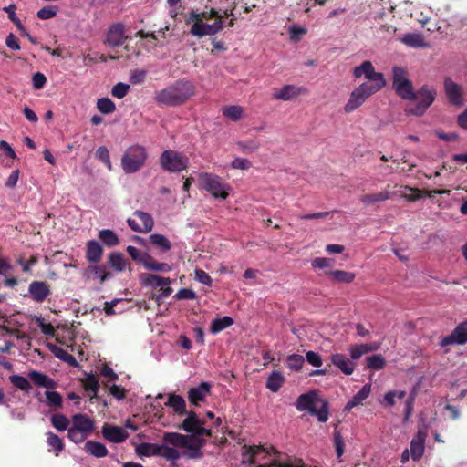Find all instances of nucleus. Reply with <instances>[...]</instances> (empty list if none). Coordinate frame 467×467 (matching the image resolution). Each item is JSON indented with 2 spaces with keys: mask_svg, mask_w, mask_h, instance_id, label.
Masks as SVG:
<instances>
[{
  "mask_svg": "<svg viewBox=\"0 0 467 467\" xmlns=\"http://www.w3.org/2000/svg\"><path fill=\"white\" fill-rule=\"evenodd\" d=\"M109 263L110 266L119 272H122L126 267V263L120 253H112L109 255Z\"/></svg>",
  "mask_w": 467,
  "mask_h": 467,
  "instance_id": "nucleus-50",
  "label": "nucleus"
},
{
  "mask_svg": "<svg viewBox=\"0 0 467 467\" xmlns=\"http://www.w3.org/2000/svg\"><path fill=\"white\" fill-rule=\"evenodd\" d=\"M103 254V248L95 240L88 241L87 243L86 259L89 263H98L100 261Z\"/></svg>",
  "mask_w": 467,
  "mask_h": 467,
  "instance_id": "nucleus-27",
  "label": "nucleus"
},
{
  "mask_svg": "<svg viewBox=\"0 0 467 467\" xmlns=\"http://www.w3.org/2000/svg\"><path fill=\"white\" fill-rule=\"evenodd\" d=\"M220 17H223L222 15L214 8H211L210 11H202L201 13L192 10L187 15L185 23L187 25H192L194 23H205L204 20H210L212 18L216 19Z\"/></svg>",
  "mask_w": 467,
  "mask_h": 467,
  "instance_id": "nucleus-21",
  "label": "nucleus"
},
{
  "mask_svg": "<svg viewBox=\"0 0 467 467\" xmlns=\"http://www.w3.org/2000/svg\"><path fill=\"white\" fill-rule=\"evenodd\" d=\"M47 403L50 407L60 408L62 406V396L57 391H46Z\"/></svg>",
  "mask_w": 467,
  "mask_h": 467,
  "instance_id": "nucleus-55",
  "label": "nucleus"
},
{
  "mask_svg": "<svg viewBox=\"0 0 467 467\" xmlns=\"http://www.w3.org/2000/svg\"><path fill=\"white\" fill-rule=\"evenodd\" d=\"M50 350L56 358L67 363L71 367L76 368L78 366V363L76 358L73 355L69 354L64 348L57 347L56 345H52V346H50Z\"/></svg>",
  "mask_w": 467,
  "mask_h": 467,
  "instance_id": "nucleus-33",
  "label": "nucleus"
},
{
  "mask_svg": "<svg viewBox=\"0 0 467 467\" xmlns=\"http://www.w3.org/2000/svg\"><path fill=\"white\" fill-rule=\"evenodd\" d=\"M194 94L195 86L190 80L182 78L156 92L155 100L159 105L177 107L184 104Z\"/></svg>",
  "mask_w": 467,
  "mask_h": 467,
  "instance_id": "nucleus-1",
  "label": "nucleus"
},
{
  "mask_svg": "<svg viewBox=\"0 0 467 467\" xmlns=\"http://www.w3.org/2000/svg\"><path fill=\"white\" fill-rule=\"evenodd\" d=\"M224 27L223 17L216 18L213 24L194 23L192 25L190 33L196 37H203L205 36H214L221 32Z\"/></svg>",
  "mask_w": 467,
  "mask_h": 467,
  "instance_id": "nucleus-10",
  "label": "nucleus"
},
{
  "mask_svg": "<svg viewBox=\"0 0 467 467\" xmlns=\"http://www.w3.org/2000/svg\"><path fill=\"white\" fill-rule=\"evenodd\" d=\"M35 319L43 334L47 336H54L55 329L50 323H46L45 319L41 317H36Z\"/></svg>",
  "mask_w": 467,
  "mask_h": 467,
  "instance_id": "nucleus-60",
  "label": "nucleus"
},
{
  "mask_svg": "<svg viewBox=\"0 0 467 467\" xmlns=\"http://www.w3.org/2000/svg\"><path fill=\"white\" fill-rule=\"evenodd\" d=\"M99 238L103 242L105 245L109 247H113L119 244V238L116 233L109 229L99 231Z\"/></svg>",
  "mask_w": 467,
  "mask_h": 467,
  "instance_id": "nucleus-40",
  "label": "nucleus"
},
{
  "mask_svg": "<svg viewBox=\"0 0 467 467\" xmlns=\"http://www.w3.org/2000/svg\"><path fill=\"white\" fill-rule=\"evenodd\" d=\"M401 42L411 47H425L426 44L420 34L408 33L403 36Z\"/></svg>",
  "mask_w": 467,
  "mask_h": 467,
  "instance_id": "nucleus-41",
  "label": "nucleus"
},
{
  "mask_svg": "<svg viewBox=\"0 0 467 467\" xmlns=\"http://www.w3.org/2000/svg\"><path fill=\"white\" fill-rule=\"evenodd\" d=\"M233 169L248 170L251 167V161L244 158H234L231 163Z\"/></svg>",
  "mask_w": 467,
  "mask_h": 467,
  "instance_id": "nucleus-64",
  "label": "nucleus"
},
{
  "mask_svg": "<svg viewBox=\"0 0 467 467\" xmlns=\"http://www.w3.org/2000/svg\"><path fill=\"white\" fill-rule=\"evenodd\" d=\"M331 362L346 375H351L354 371V364L343 354H333Z\"/></svg>",
  "mask_w": 467,
  "mask_h": 467,
  "instance_id": "nucleus-22",
  "label": "nucleus"
},
{
  "mask_svg": "<svg viewBox=\"0 0 467 467\" xmlns=\"http://www.w3.org/2000/svg\"><path fill=\"white\" fill-rule=\"evenodd\" d=\"M10 382L20 390L29 392V390L32 389V386L29 382V380L20 375H11L9 377Z\"/></svg>",
  "mask_w": 467,
  "mask_h": 467,
  "instance_id": "nucleus-46",
  "label": "nucleus"
},
{
  "mask_svg": "<svg viewBox=\"0 0 467 467\" xmlns=\"http://www.w3.org/2000/svg\"><path fill=\"white\" fill-rule=\"evenodd\" d=\"M70 428L91 434L95 429L94 420L87 414L78 413L71 417Z\"/></svg>",
  "mask_w": 467,
  "mask_h": 467,
  "instance_id": "nucleus-19",
  "label": "nucleus"
},
{
  "mask_svg": "<svg viewBox=\"0 0 467 467\" xmlns=\"http://www.w3.org/2000/svg\"><path fill=\"white\" fill-rule=\"evenodd\" d=\"M201 182L203 189L213 197L221 199L227 198L228 192L225 191L226 186L221 177L211 173H203L201 175Z\"/></svg>",
  "mask_w": 467,
  "mask_h": 467,
  "instance_id": "nucleus-8",
  "label": "nucleus"
},
{
  "mask_svg": "<svg viewBox=\"0 0 467 467\" xmlns=\"http://www.w3.org/2000/svg\"><path fill=\"white\" fill-rule=\"evenodd\" d=\"M326 275L331 276L332 280L337 283L349 284L355 279V274L344 270L327 271Z\"/></svg>",
  "mask_w": 467,
  "mask_h": 467,
  "instance_id": "nucleus-37",
  "label": "nucleus"
},
{
  "mask_svg": "<svg viewBox=\"0 0 467 467\" xmlns=\"http://www.w3.org/2000/svg\"><path fill=\"white\" fill-rule=\"evenodd\" d=\"M133 215L138 217L141 223H138L136 220L129 218L127 223L129 226L135 232L139 233H148L150 232L154 226V221L152 216L142 211H135Z\"/></svg>",
  "mask_w": 467,
  "mask_h": 467,
  "instance_id": "nucleus-13",
  "label": "nucleus"
},
{
  "mask_svg": "<svg viewBox=\"0 0 467 467\" xmlns=\"http://www.w3.org/2000/svg\"><path fill=\"white\" fill-rule=\"evenodd\" d=\"M97 108L103 114H109L116 110L115 103L109 98L99 99Z\"/></svg>",
  "mask_w": 467,
  "mask_h": 467,
  "instance_id": "nucleus-48",
  "label": "nucleus"
},
{
  "mask_svg": "<svg viewBox=\"0 0 467 467\" xmlns=\"http://www.w3.org/2000/svg\"><path fill=\"white\" fill-rule=\"evenodd\" d=\"M85 389L88 391L93 392L94 395H97L99 391V381L93 374L88 375L84 382Z\"/></svg>",
  "mask_w": 467,
  "mask_h": 467,
  "instance_id": "nucleus-59",
  "label": "nucleus"
},
{
  "mask_svg": "<svg viewBox=\"0 0 467 467\" xmlns=\"http://www.w3.org/2000/svg\"><path fill=\"white\" fill-rule=\"evenodd\" d=\"M392 79L397 95L403 99L410 100L413 95V86L408 78L407 70L401 67H394L392 68Z\"/></svg>",
  "mask_w": 467,
  "mask_h": 467,
  "instance_id": "nucleus-7",
  "label": "nucleus"
},
{
  "mask_svg": "<svg viewBox=\"0 0 467 467\" xmlns=\"http://www.w3.org/2000/svg\"><path fill=\"white\" fill-rule=\"evenodd\" d=\"M159 161L161 167L169 172H181L188 167V158L172 150H164Z\"/></svg>",
  "mask_w": 467,
  "mask_h": 467,
  "instance_id": "nucleus-6",
  "label": "nucleus"
},
{
  "mask_svg": "<svg viewBox=\"0 0 467 467\" xmlns=\"http://www.w3.org/2000/svg\"><path fill=\"white\" fill-rule=\"evenodd\" d=\"M467 343V319L458 324L452 332L443 337L440 341L441 347L464 345Z\"/></svg>",
  "mask_w": 467,
  "mask_h": 467,
  "instance_id": "nucleus-11",
  "label": "nucleus"
},
{
  "mask_svg": "<svg viewBox=\"0 0 467 467\" xmlns=\"http://www.w3.org/2000/svg\"><path fill=\"white\" fill-rule=\"evenodd\" d=\"M371 391L370 384H365L345 405V410H350L360 405L369 396Z\"/></svg>",
  "mask_w": 467,
  "mask_h": 467,
  "instance_id": "nucleus-24",
  "label": "nucleus"
},
{
  "mask_svg": "<svg viewBox=\"0 0 467 467\" xmlns=\"http://www.w3.org/2000/svg\"><path fill=\"white\" fill-rule=\"evenodd\" d=\"M50 421L52 426L59 431H68L69 427V420L61 413L53 414L50 418Z\"/></svg>",
  "mask_w": 467,
  "mask_h": 467,
  "instance_id": "nucleus-43",
  "label": "nucleus"
},
{
  "mask_svg": "<svg viewBox=\"0 0 467 467\" xmlns=\"http://www.w3.org/2000/svg\"><path fill=\"white\" fill-rule=\"evenodd\" d=\"M437 97V89L431 85H422L416 91L413 90V95L410 100H416V104H410L405 108L406 115H412L416 117L423 116L428 109L432 105Z\"/></svg>",
  "mask_w": 467,
  "mask_h": 467,
  "instance_id": "nucleus-3",
  "label": "nucleus"
},
{
  "mask_svg": "<svg viewBox=\"0 0 467 467\" xmlns=\"http://www.w3.org/2000/svg\"><path fill=\"white\" fill-rule=\"evenodd\" d=\"M139 456L151 457L159 456L167 461L176 462L181 457V453L175 448L169 447L165 444H156L150 442H142L135 449Z\"/></svg>",
  "mask_w": 467,
  "mask_h": 467,
  "instance_id": "nucleus-5",
  "label": "nucleus"
},
{
  "mask_svg": "<svg viewBox=\"0 0 467 467\" xmlns=\"http://www.w3.org/2000/svg\"><path fill=\"white\" fill-rule=\"evenodd\" d=\"M222 113L224 117L229 118L234 121H237L241 119L244 109L241 106L233 105L223 108L222 109Z\"/></svg>",
  "mask_w": 467,
  "mask_h": 467,
  "instance_id": "nucleus-45",
  "label": "nucleus"
},
{
  "mask_svg": "<svg viewBox=\"0 0 467 467\" xmlns=\"http://www.w3.org/2000/svg\"><path fill=\"white\" fill-rule=\"evenodd\" d=\"M368 80H380L385 79L384 75L380 72H376L372 63L368 60L364 61L360 66L356 67L353 70V76L359 78L362 76Z\"/></svg>",
  "mask_w": 467,
  "mask_h": 467,
  "instance_id": "nucleus-17",
  "label": "nucleus"
},
{
  "mask_svg": "<svg viewBox=\"0 0 467 467\" xmlns=\"http://www.w3.org/2000/svg\"><path fill=\"white\" fill-rule=\"evenodd\" d=\"M90 434L82 432L73 428L67 431V438L76 444L82 443Z\"/></svg>",
  "mask_w": 467,
  "mask_h": 467,
  "instance_id": "nucleus-54",
  "label": "nucleus"
},
{
  "mask_svg": "<svg viewBox=\"0 0 467 467\" xmlns=\"http://www.w3.org/2000/svg\"><path fill=\"white\" fill-rule=\"evenodd\" d=\"M367 367L370 369L379 370L382 369L386 365V360L380 354L369 356L366 358Z\"/></svg>",
  "mask_w": 467,
  "mask_h": 467,
  "instance_id": "nucleus-47",
  "label": "nucleus"
},
{
  "mask_svg": "<svg viewBox=\"0 0 467 467\" xmlns=\"http://www.w3.org/2000/svg\"><path fill=\"white\" fill-rule=\"evenodd\" d=\"M212 385L209 382L203 381L195 388H192L188 391L189 401L198 406L200 402L203 401L205 398L211 393Z\"/></svg>",
  "mask_w": 467,
  "mask_h": 467,
  "instance_id": "nucleus-20",
  "label": "nucleus"
},
{
  "mask_svg": "<svg viewBox=\"0 0 467 467\" xmlns=\"http://www.w3.org/2000/svg\"><path fill=\"white\" fill-rule=\"evenodd\" d=\"M150 242L153 245L160 248V250L161 252H167V251L171 250V242L169 241V239L166 236H164L162 234H154L150 235Z\"/></svg>",
  "mask_w": 467,
  "mask_h": 467,
  "instance_id": "nucleus-44",
  "label": "nucleus"
},
{
  "mask_svg": "<svg viewBox=\"0 0 467 467\" xmlns=\"http://www.w3.org/2000/svg\"><path fill=\"white\" fill-rule=\"evenodd\" d=\"M47 436V443L52 449L56 456H58L62 451L65 449V444L63 440L52 431H47L46 433Z\"/></svg>",
  "mask_w": 467,
  "mask_h": 467,
  "instance_id": "nucleus-35",
  "label": "nucleus"
},
{
  "mask_svg": "<svg viewBox=\"0 0 467 467\" xmlns=\"http://www.w3.org/2000/svg\"><path fill=\"white\" fill-rule=\"evenodd\" d=\"M127 39L124 25L116 23L109 27L104 43L109 47H118L123 45Z\"/></svg>",
  "mask_w": 467,
  "mask_h": 467,
  "instance_id": "nucleus-12",
  "label": "nucleus"
},
{
  "mask_svg": "<svg viewBox=\"0 0 467 467\" xmlns=\"http://www.w3.org/2000/svg\"><path fill=\"white\" fill-rule=\"evenodd\" d=\"M177 300H193L197 297L196 293L189 288H181L174 296Z\"/></svg>",
  "mask_w": 467,
  "mask_h": 467,
  "instance_id": "nucleus-62",
  "label": "nucleus"
},
{
  "mask_svg": "<svg viewBox=\"0 0 467 467\" xmlns=\"http://www.w3.org/2000/svg\"><path fill=\"white\" fill-rule=\"evenodd\" d=\"M95 155L97 159L102 161L109 171L112 169L109 152L105 146L99 147Z\"/></svg>",
  "mask_w": 467,
  "mask_h": 467,
  "instance_id": "nucleus-53",
  "label": "nucleus"
},
{
  "mask_svg": "<svg viewBox=\"0 0 467 467\" xmlns=\"http://www.w3.org/2000/svg\"><path fill=\"white\" fill-rule=\"evenodd\" d=\"M186 418L182 422L180 429L188 433L205 434L206 437L212 436L211 429L203 427L205 421L201 420L195 411H187Z\"/></svg>",
  "mask_w": 467,
  "mask_h": 467,
  "instance_id": "nucleus-9",
  "label": "nucleus"
},
{
  "mask_svg": "<svg viewBox=\"0 0 467 467\" xmlns=\"http://www.w3.org/2000/svg\"><path fill=\"white\" fill-rule=\"evenodd\" d=\"M260 467H306L302 459H295L293 462H283L274 459L269 464H263Z\"/></svg>",
  "mask_w": 467,
  "mask_h": 467,
  "instance_id": "nucleus-49",
  "label": "nucleus"
},
{
  "mask_svg": "<svg viewBox=\"0 0 467 467\" xmlns=\"http://www.w3.org/2000/svg\"><path fill=\"white\" fill-rule=\"evenodd\" d=\"M202 436H205V434L190 433V435H186V444L183 445L182 448L191 450L192 447L196 448L205 446L206 439Z\"/></svg>",
  "mask_w": 467,
  "mask_h": 467,
  "instance_id": "nucleus-42",
  "label": "nucleus"
},
{
  "mask_svg": "<svg viewBox=\"0 0 467 467\" xmlns=\"http://www.w3.org/2000/svg\"><path fill=\"white\" fill-rule=\"evenodd\" d=\"M366 99L367 98L358 89L355 88L351 92L349 99L344 107V110L347 113H350L360 107Z\"/></svg>",
  "mask_w": 467,
  "mask_h": 467,
  "instance_id": "nucleus-29",
  "label": "nucleus"
},
{
  "mask_svg": "<svg viewBox=\"0 0 467 467\" xmlns=\"http://www.w3.org/2000/svg\"><path fill=\"white\" fill-rule=\"evenodd\" d=\"M140 279L144 285H151L152 287L169 285L171 284L169 277H162L154 274H142Z\"/></svg>",
  "mask_w": 467,
  "mask_h": 467,
  "instance_id": "nucleus-31",
  "label": "nucleus"
},
{
  "mask_svg": "<svg viewBox=\"0 0 467 467\" xmlns=\"http://www.w3.org/2000/svg\"><path fill=\"white\" fill-rule=\"evenodd\" d=\"M244 452L243 457L245 458L246 456H249V462L251 464L254 463V458L257 456L261 451H265V449L262 446H247L244 445L243 447Z\"/></svg>",
  "mask_w": 467,
  "mask_h": 467,
  "instance_id": "nucleus-52",
  "label": "nucleus"
},
{
  "mask_svg": "<svg viewBox=\"0 0 467 467\" xmlns=\"http://www.w3.org/2000/svg\"><path fill=\"white\" fill-rule=\"evenodd\" d=\"M234 324V319L231 317L224 316L221 318H215L212 321L210 326V332L212 334H218L225 328L231 327Z\"/></svg>",
  "mask_w": 467,
  "mask_h": 467,
  "instance_id": "nucleus-38",
  "label": "nucleus"
},
{
  "mask_svg": "<svg viewBox=\"0 0 467 467\" xmlns=\"http://www.w3.org/2000/svg\"><path fill=\"white\" fill-rule=\"evenodd\" d=\"M305 92V88L295 85H285L279 92L274 94L275 99L289 100Z\"/></svg>",
  "mask_w": 467,
  "mask_h": 467,
  "instance_id": "nucleus-25",
  "label": "nucleus"
},
{
  "mask_svg": "<svg viewBox=\"0 0 467 467\" xmlns=\"http://www.w3.org/2000/svg\"><path fill=\"white\" fill-rule=\"evenodd\" d=\"M28 294L33 301L43 303L51 295V288L45 281H33L28 285Z\"/></svg>",
  "mask_w": 467,
  "mask_h": 467,
  "instance_id": "nucleus-15",
  "label": "nucleus"
},
{
  "mask_svg": "<svg viewBox=\"0 0 467 467\" xmlns=\"http://www.w3.org/2000/svg\"><path fill=\"white\" fill-rule=\"evenodd\" d=\"M162 441L164 443L182 448L186 444V435L179 432H165L162 436Z\"/></svg>",
  "mask_w": 467,
  "mask_h": 467,
  "instance_id": "nucleus-39",
  "label": "nucleus"
},
{
  "mask_svg": "<svg viewBox=\"0 0 467 467\" xmlns=\"http://www.w3.org/2000/svg\"><path fill=\"white\" fill-rule=\"evenodd\" d=\"M390 197V193L389 191L384 190L377 193H369V194H364L360 196V202L366 205H372L376 202H384L386 200H389Z\"/></svg>",
  "mask_w": 467,
  "mask_h": 467,
  "instance_id": "nucleus-34",
  "label": "nucleus"
},
{
  "mask_svg": "<svg viewBox=\"0 0 467 467\" xmlns=\"http://www.w3.org/2000/svg\"><path fill=\"white\" fill-rule=\"evenodd\" d=\"M285 379L284 375L277 370H274L267 378L265 387L272 392H277L284 385Z\"/></svg>",
  "mask_w": 467,
  "mask_h": 467,
  "instance_id": "nucleus-30",
  "label": "nucleus"
},
{
  "mask_svg": "<svg viewBox=\"0 0 467 467\" xmlns=\"http://www.w3.org/2000/svg\"><path fill=\"white\" fill-rule=\"evenodd\" d=\"M129 90H130L129 84H126L123 82H119L115 86H113V88L111 89V94L115 98L122 99L128 94Z\"/></svg>",
  "mask_w": 467,
  "mask_h": 467,
  "instance_id": "nucleus-56",
  "label": "nucleus"
},
{
  "mask_svg": "<svg viewBox=\"0 0 467 467\" xmlns=\"http://www.w3.org/2000/svg\"><path fill=\"white\" fill-rule=\"evenodd\" d=\"M306 361L311 364L312 366L314 367H321L322 366V358L321 356L315 352V351H312V350H309L306 353Z\"/></svg>",
  "mask_w": 467,
  "mask_h": 467,
  "instance_id": "nucleus-63",
  "label": "nucleus"
},
{
  "mask_svg": "<svg viewBox=\"0 0 467 467\" xmlns=\"http://www.w3.org/2000/svg\"><path fill=\"white\" fill-rule=\"evenodd\" d=\"M141 264L143 266L151 271L156 272H169L171 270L170 265L167 263H159L151 255L147 253H143L141 258Z\"/></svg>",
  "mask_w": 467,
  "mask_h": 467,
  "instance_id": "nucleus-26",
  "label": "nucleus"
},
{
  "mask_svg": "<svg viewBox=\"0 0 467 467\" xmlns=\"http://www.w3.org/2000/svg\"><path fill=\"white\" fill-rule=\"evenodd\" d=\"M103 437L109 441L120 443L124 441L128 437V432L119 426H111L105 423L101 430Z\"/></svg>",
  "mask_w": 467,
  "mask_h": 467,
  "instance_id": "nucleus-18",
  "label": "nucleus"
},
{
  "mask_svg": "<svg viewBox=\"0 0 467 467\" xmlns=\"http://www.w3.org/2000/svg\"><path fill=\"white\" fill-rule=\"evenodd\" d=\"M29 378L37 386L45 387L47 389H54L56 387V382L41 372L32 370L29 373Z\"/></svg>",
  "mask_w": 467,
  "mask_h": 467,
  "instance_id": "nucleus-36",
  "label": "nucleus"
},
{
  "mask_svg": "<svg viewBox=\"0 0 467 467\" xmlns=\"http://www.w3.org/2000/svg\"><path fill=\"white\" fill-rule=\"evenodd\" d=\"M444 91L447 96L448 101L454 106H462V88L451 78L446 77L444 78Z\"/></svg>",
  "mask_w": 467,
  "mask_h": 467,
  "instance_id": "nucleus-14",
  "label": "nucleus"
},
{
  "mask_svg": "<svg viewBox=\"0 0 467 467\" xmlns=\"http://www.w3.org/2000/svg\"><path fill=\"white\" fill-rule=\"evenodd\" d=\"M85 450L90 455H93L97 458H102L108 455L109 451L106 446L99 441H88L85 443Z\"/></svg>",
  "mask_w": 467,
  "mask_h": 467,
  "instance_id": "nucleus-32",
  "label": "nucleus"
},
{
  "mask_svg": "<svg viewBox=\"0 0 467 467\" xmlns=\"http://www.w3.org/2000/svg\"><path fill=\"white\" fill-rule=\"evenodd\" d=\"M237 146L244 152H253L259 149L260 143L255 140H248L245 141H239Z\"/></svg>",
  "mask_w": 467,
  "mask_h": 467,
  "instance_id": "nucleus-57",
  "label": "nucleus"
},
{
  "mask_svg": "<svg viewBox=\"0 0 467 467\" xmlns=\"http://www.w3.org/2000/svg\"><path fill=\"white\" fill-rule=\"evenodd\" d=\"M165 406L171 408L173 412L179 416H182L187 413L186 402L180 395L170 394L168 400L165 402Z\"/></svg>",
  "mask_w": 467,
  "mask_h": 467,
  "instance_id": "nucleus-23",
  "label": "nucleus"
},
{
  "mask_svg": "<svg viewBox=\"0 0 467 467\" xmlns=\"http://www.w3.org/2000/svg\"><path fill=\"white\" fill-rule=\"evenodd\" d=\"M286 362L288 368H290L291 370L298 371L302 368V366L305 362V358L302 355L292 354L287 357Z\"/></svg>",
  "mask_w": 467,
  "mask_h": 467,
  "instance_id": "nucleus-51",
  "label": "nucleus"
},
{
  "mask_svg": "<svg viewBox=\"0 0 467 467\" xmlns=\"http://www.w3.org/2000/svg\"><path fill=\"white\" fill-rule=\"evenodd\" d=\"M427 437V431L419 429L415 437L410 441V455L413 461H419L425 451V440Z\"/></svg>",
  "mask_w": 467,
  "mask_h": 467,
  "instance_id": "nucleus-16",
  "label": "nucleus"
},
{
  "mask_svg": "<svg viewBox=\"0 0 467 467\" xmlns=\"http://www.w3.org/2000/svg\"><path fill=\"white\" fill-rule=\"evenodd\" d=\"M35 319L43 334L47 336H54L55 329L50 323H46L45 319L41 317H36Z\"/></svg>",
  "mask_w": 467,
  "mask_h": 467,
  "instance_id": "nucleus-61",
  "label": "nucleus"
},
{
  "mask_svg": "<svg viewBox=\"0 0 467 467\" xmlns=\"http://www.w3.org/2000/svg\"><path fill=\"white\" fill-rule=\"evenodd\" d=\"M386 85L385 79L380 80H368L367 82L359 85L358 89L367 99L371 95L380 90Z\"/></svg>",
  "mask_w": 467,
  "mask_h": 467,
  "instance_id": "nucleus-28",
  "label": "nucleus"
},
{
  "mask_svg": "<svg viewBox=\"0 0 467 467\" xmlns=\"http://www.w3.org/2000/svg\"><path fill=\"white\" fill-rule=\"evenodd\" d=\"M296 409L299 411L307 410L312 416H316L320 422L328 420V403L320 398L316 391L301 394L296 400Z\"/></svg>",
  "mask_w": 467,
  "mask_h": 467,
  "instance_id": "nucleus-2",
  "label": "nucleus"
},
{
  "mask_svg": "<svg viewBox=\"0 0 467 467\" xmlns=\"http://www.w3.org/2000/svg\"><path fill=\"white\" fill-rule=\"evenodd\" d=\"M147 158L146 148L140 144H133L122 155L121 167L126 174L135 173L145 165Z\"/></svg>",
  "mask_w": 467,
  "mask_h": 467,
  "instance_id": "nucleus-4",
  "label": "nucleus"
},
{
  "mask_svg": "<svg viewBox=\"0 0 467 467\" xmlns=\"http://www.w3.org/2000/svg\"><path fill=\"white\" fill-rule=\"evenodd\" d=\"M334 260L330 258H325V257H317L312 260L311 265L313 268L316 269H325V268H330L333 266Z\"/></svg>",
  "mask_w": 467,
  "mask_h": 467,
  "instance_id": "nucleus-58",
  "label": "nucleus"
}]
</instances>
